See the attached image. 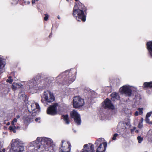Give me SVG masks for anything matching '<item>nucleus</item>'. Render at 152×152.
<instances>
[{"label":"nucleus","mask_w":152,"mask_h":152,"mask_svg":"<svg viewBox=\"0 0 152 152\" xmlns=\"http://www.w3.org/2000/svg\"><path fill=\"white\" fill-rule=\"evenodd\" d=\"M0 152H2V151H0Z\"/></svg>","instance_id":"51"},{"label":"nucleus","mask_w":152,"mask_h":152,"mask_svg":"<svg viewBox=\"0 0 152 152\" xmlns=\"http://www.w3.org/2000/svg\"><path fill=\"white\" fill-rule=\"evenodd\" d=\"M45 17L44 18V19L45 20H47L48 18V15L47 14H45Z\"/></svg>","instance_id":"32"},{"label":"nucleus","mask_w":152,"mask_h":152,"mask_svg":"<svg viewBox=\"0 0 152 152\" xmlns=\"http://www.w3.org/2000/svg\"><path fill=\"white\" fill-rule=\"evenodd\" d=\"M136 90V88L128 85L124 86L120 89V91L121 93L125 94L128 96L131 95L132 91Z\"/></svg>","instance_id":"5"},{"label":"nucleus","mask_w":152,"mask_h":152,"mask_svg":"<svg viewBox=\"0 0 152 152\" xmlns=\"http://www.w3.org/2000/svg\"><path fill=\"white\" fill-rule=\"evenodd\" d=\"M50 35H51V34H50V35L49 36H50Z\"/></svg>","instance_id":"52"},{"label":"nucleus","mask_w":152,"mask_h":152,"mask_svg":"<svg viewBox=\"0 0 152 152\" xmlns=\"http://www.w3.org/2000/svg\"><path fill=\"white\" fill-rule=\"evenodd\" d=\"M18 127H16L15 125L12 126H10L9 127V129L10 131H12V130L15 128H18Z\"/></svg>","instance_id":"26"},{"label":"nucleus","mask_w":152,"mask_h":152,"mask_svg":"<svg viewBox=\"0 0 152 152\" xmlns=\"http://www.w3.org/2000/svg\"><path fill=\"white\" fill-rule=\"evenodd\" d=\"M24 121L26 123H29L31 122V120L30 118L28 117H27L26 118H24Z\"/></svg>","instance_id":"24"},{"label":"nucleus","mask_w":152,"mask_h":152,"mask_svg":"<svg viewBox=\"0 0 152 152\" xmlns=\"http://www.w3.org/2000/svg\"><path fill=\"white\" fill-rule=\"evenodd\" d=\"M17 119L16 118H14L13 120L12 121V122H11L12 125V126L15 125V124L14 123H15V122H17Z\"/></svg>","instance_id":"30"},{"label":"nucleus","mask_w":152,"mask_h":152,"mask_svg":"<svg viewBox=\"0 0 152 152\" xmlns=\"http://www.w3.org/2000/svg\"><path fill=\"white\" fill-rule=\"evenodd\" d=\"M58 106V104L55 103L53 105L50 106L47 110V113L51 115H54L57 113V107Z\"/></svg>","instance_id":"12"},{"label":"nucleus","mask_w":152,"mask_h":152,"mask_svg":"<svg viewBox=\"0 0 152 152\" xmlns=\"http://www.w3.org/2000/svg\"><path fill=\"white\" fill-rule=\"evenodd\" d=\"M143 108H139L138 109V110L139 111V114L141 115L143 113Z\"/></svg>","instance_id":"28"},{"label":"nucleus","mask_w":152,"mask_h":152,"mask_svg":"<svg viewBox=\"0 0 152 152\" xmlns=\"http://www.w3.org/2000/svg\"><path fill=\"white\" fill-rule=\"evenodd\" d=\"M84 103V99L79 96L75 97L73 99V105L75 108H80L83 106Z\"/></svg>","instance_id":"7"},{"label":"nucleus","mask_w":152,"mask_h":152,"mask_svg":"<svg viewBox=\"0 0 152 152\" xmlns=\"http://www.w3.org/2000/svg\"><path fill=\"white\" fill-rule=\"evenodd\" d=\"M94 150V145H88L86 144L84 146V148L82 152H92Z\"/></svg>","instance_id":"15"},{"label":"nucleus","mask_w":152,"mask_h":152,"mask_svg":"<svg viewBox=\"0 0 152 152\" xmlns=\"http://www.w3.org/2000/svg\"><path fill=\"white\" fill-rule=\"evenodd\" d=\"M17 0L16 1L15 3H14V4H16V3H17Z\"/></svg>","instance_id":"47"},{"label":"nucleus","mask_w":152,"mask_h":152,"mask_svg":"<svg viewBox=\"0 0 152 152\" xmlns=\"http://www.w3.org/2000/svg\"><path fill=\"white\" fill-rule=\"evenodd\" d=\"M75 1H78V0H75Z\"/></svg>","instance_id":"50"},{"label":"nucleus","mask_w":152,"mask_h":152,"mask_svg":"<svg viewBox=\"0 0 152 152\" xmlns=\"http://www.w3.org/2000/svg\"><path fill=\"white\" fill-rule=\"evenodd\" d=\"M20 117V116L19 115H18L16 116V118L17 119L19 118Z\"/></svg>","instance_id":"42"},{"label":"nucleus","mask_w":152,"mask_h":152,"mask_svg":"<svg viewBox=\"0 0 152 152\" xmlns=\"http://www.w3.org/2000/svg\"><path fill=\"white\" fill-rule=\"evenodd\" d=\"M145 152H148L147 151H145Z\"/></svg>","instance_id":"53"},{"label":"nucleus","mask_w":152,"mask_h":152,"mask_svg":"<svg viewBox=\"0 0 152 152\" xmlns=\"http://www.w3.org/2000/svg\"><path fill=\"white\" fill-rule=\"evenodd\" d=\"M70 116L72 118H74V121L77 125H80L81 123L80 116L78 113L75 110L71 111Z\"/></svg>","instance_id":"10"},{"label":"nucleus","mask_w":152,"mask_h":152,"mask_svg":"<svg viewBox=\"0 0 152 152\" xmlns=\"http://www.w3.org/2000/svg\"><path fill=\"white\" fill-rule=\"evenodd\" d=\"M146 45L149 53L152 57V41L147 42Z\"/></svg>","instance_id":"17"},{"label":"nucleus","mask_w":152,"mask_h":152,"mask_svg":"<svg viewBox=\"0 0 152 152\" xmlns=\"http://www.w3.org/2000/svg\"><path fill=\"white\" fill-rule=\"evenodd\" d=\"M17 128H15L12 131L14 133H16V129Z\"/></svg>","instance_id":"40"},{"label":"nucleus","mask_w":152,"mask_h":152,"mask_svg":"<svg viewBox=\"0 0 152 152\" xmlns=\"http://www.w3.org/2000/svg\"><path fill=\"white\" fill-rule=\"evenodd\" d=\"M143 118H142L140 120V123H143Z\"/></svg>","instance_id":"38"},{"label":"nucleus","mask_w":152,"mask_h":152,"mask_svg":"<svg viewBox=\"0 0 152 152\" xmlns=\"http://www.w3.org/2000/svg\"><path fill=\"white\" fill-rule=\"evenodd\" d=\"M135 132L136 133H138L139 132V131L138 130H136L135 131Z\"/></svg>","instance_id":"43"},{"label":"nucleus","mask_w":152,"mask_h":152,"mask_svg":"<svg viewBox=\"0 0 152 152\" xmlns=\"http://www.w3.org/2000/svg\"><path fill=\"white\" fill-rule=\"evenodd\" d=\"M74 132H76V131L75 130V131H74Z\"/></svg>","instance_id":"48"},{"label":"nucleus","mask_w":152,"mask_h":152,"mask_svg":"<svg viewBox=\"0 0 152 152\" xmlns=\"http://www.w3.org/2000/svg\"><path fill=\"white\" fill-rule=\"evenodd\" d=\"M138 128L141 129L143 127V123H139L137 126Z\"/></svg>","instance_id":"29"},{"label":"nucleus","mask_w":152,"mask_h":152,"mask_svg":"<svg viewBox=\"0 0 152 152\" xmlns=\"http://www.w3.org/2000/svg\"><path fill=\"white\" fill-rule=\"evenodd\" d=\"M40 119V118H37L35 119V121L36 122H38Z\"/></svg>","instance_id":"36"},{"label":"nucleus","mask_w":152,"mask_h":152,"mask_svg":"<svg viewBox=\"0 0 152 152\" xmlns=\"http://www.w3.org/2000/svg\"><path fill=\"white\" fill-rule=\"evenodd\" d=\"M143 86L144 87H150L152 88V82H145L144 83Z\"/></svg>","instance_id":"20"},{"label":"nucleus","mask_w":152,"mask_h":152,"mask_svg":"<svg viewBox=\"0 0 152 152\" xmlns=\"http://www.w3.org/2000/svg\"><path fill=\"white\" fill-rule=\"evenodd\" d=\"M100 140V139H99L96 141V142L95 143V144H97V145H98V142H99V141Z\"/></svg>","instance_id":"37"},{"label":"nucleus","mask_w":152,"mask_h":152,"mask_svg":"<svg viewBox=\"0 0 152 152\" xmlns=\"http://www.w3.org/2000/svg\"><path fill=\"white\" fill-rule=\"evenodd\" d=\"M71 145L69 142L66 143L64 141H62V145L59 149V152H69Z\"/></svg>","instance_id":"9"},{"label":"nucleus","mask_w":152,"mask_h":152,"mask_svg":"<svg viewBox=\"0 0 152 152\" xmlns=\"http://www.w3.org/2000/svg\"><path fill=\"white\" fill-rule=\"evenodd\" d=\"M136 129L135 127H133L132 129H131V131L132 132L134 131Z\"/></svg>","instance_id":"33"},{"label":"nucleus","mask_w":152,"mask_h":152,"mask_svg":"<svg viewBox=\"0 0 152 152\" xmlns=\"http://www.w3.org/2000/svg\"><path fill=\"white\" fill-rule=\"evenodd\" d=\"M138 115H139V112L138 111H136L135 113V114H134V115L136 116H137Z\"/></svg>","instance_id":"35"},{"label":"nucleus","mask_w":152,"mask_h":152,"mask_svg":"<svg viewBox=\"0 0 152 152\" xmlns=\"http://www.w3.org/2000/svg\"><path fill=\"white\" fill-rule=\"evenodd\" d=\"M21 84L15 83H13L12 85V88L14 90H15L17 88H19L20 87Z\"/></svg>","instance_id":"21"},{"label":"nucleus","mask_w":152,"mask_h":152,"mask_svg":"<svg viewBox=\"0 0 152 152\" xmlns=\"http://www.w3.org/2000/svg\"><path fill=\"white\" fill-rule=\"evenodd\" d=\"M1 148V147H0V148Z\"/></svg>","instance_id":"55"},{"label":"nucleus","mask_w":152,"mask_h":152,"mask_svg":"<svg viewBox=\"0 0 152 152\" xmlns=\"http://www.w3.org/2000/svg\"><path fill=\"white\" fill-rule=\"evenodd\" d=\"M24 150V147L21 141L18 139H13L11 142L10 152H20Z\"/></svg>","instance_id":"3"},{"label":"nucleus","mask_w":152,"mask_h":152,"mask_svg":"<svg viewBox=\"0 0 152 152\" xmlns=\"http://www.w3.org/2000/svg\"><path fill=\"white\" fill-rule=\"evenodd\" d=\"M137 139L138 140V142L139 143H140L143 140V137L140 136L137 137Z\"/></svg>","instance_id":"23"},{"label":"nucleus","mask_w":152,"mask_h":152,"mask_svg":"<svg viewBox=\"0 0 152 152\" xmlns=\"http://www.w3.org/2000/svg\"><path fill=\"white\" fill-rule=\"evenodd\" d=\"M67 0V1H68V0Z\"/></svg>","instance_id":"54"},{"label":"nucleus","mask_w":152,"mask_h":152,"mask_svg":"<svg viewBox=\"0 0 152 152\" xmlns=\"http://www.w3.org/2000/svg\"><path fill=\"white\" fill-rule=\"evenodd\" d=\"M118 134L117 133L115 134L113 137L112 139L113 140H115L116 139V137L118 136Z\"/></svg>","instance_id":"31"},{"label":"nucleus","mask_w":152,"mask_h":152,"mask_svg":"<svg viewBox=\"0 0 152 152\" xmlns=\"http://www.w3.org/2000/svg\"><path fill=\"white\" fill-rule=\"evenodd\" d=\"M31 146L35 147L38 149H40L39 151H48L53 152L55 146L53 140L50 138L44 137H38L37 140L31 143Z\"/></svg>","instance_id":"1"},{"label":"nucleus","mask_w":152,"mask_h":152,"mask_svg":"<svg viewBox=\"0 0 152 152\" xmlns=\"http://www.w3.org/2000/svg\"><path fill=\"white\" fill-rule=\"evenodd\" d=\"M30 1H28L27 2V4H30Z\"/></svg>","instance_id":"44"},{"label":"nucleus","mask_w":152,"mask_h":152,"mask_svg":"<svg viewBox=\"0 0 152 152\" xmlns=\"http://www.w3.org/2000/svg\"><path fill=\"white\" fill-rule=\"evenodd\" d=\"M17 128H15L12 131L14 133H16V129Z\"/></svg>","instance_id":"39"},{"label":"nucleus","mask_w":152,"mask_h":152,"mask_svg":"<svg viewBox=\"0 0 152 152\" xmlns=\"http://www.w3.org/2000/svg\"><path fill=\"white\" fill-rule=\"evenodd\" d=\"M39 82L38 79L37 77L28 80L27 83L30 89L36 88Z\"/></svg>","instance_id":"11"},{"label":"nucleus","mask_w":152,"mask_h":152,"mask_svg":"<svg viewBox=\"0 0 152 152\" xmlns=\"http://www.w3.org/2000/svg\"><path fill=\"white\" fill-rule=\"evenodd\" d=\"M5 151V149H3L2 150V152H4Z\"/></svg>","instance_id":"45"},{"label":"nucleus","mask_w":152,"mask_h":152,"mask_svg":"<svg viewBox=\"0 0 152 152\" xmlns=\"http://www.w3.org/2000/svg\"><path fill=\"white\" fill-rule=\"evenodd\" d=\"M19 97L21 100L24 101L26 99V95L24 92H21L19 94Z\"/></svg>","instance_id":"19"},{"label":"nucleus","mask_w":152,"mask_h":152,"mask_svg":"<svg viewBox=\"0 0 152 152\" xmlns=\"http://www.w3.org/2000/svg\"><path fill=\"white\" fill-rule=\"evenodd\" d=\"M152 136V130H150L148 132L147 134V136L148 137L150 138Z\"/></svg>","instance_id":"25"},{"label":"nucleus","mask_w":152,"mask_h":152,"mask_svg":"<svg viewBox=\"0 0 152 152\" xmlns=\"http://www.w3.org/2000/svg\"><path fill=\"white\" fill-rule=\"evenodd\" d=\"M111 96H112V99L113 100V99L114 100L115 98L117 99L118 96V94L116 93L112 94Z\"/></svg>","instance_id":"22"},{"label":"nucleus","mask_w":152,"mask_h":152,"mask_svg":"<svg viewBox=\"0 0 152 152\" xmlns=\"http://www.w3.org/2000/svg\"><path fill=\"white\" fill-rule=\"evenodd\" d=\"M84 7V6L80 3H78V5L75 4L74 7L73 15L78 21H80V19L83 22L86 20V16L83 10Z\"/></svg>","instance_id":"2"},{"label":"nucleus","mask_w":152,"mask_h":152,"mask_svg":"<svg viewBox=\"0 0 152 152\" xmlns=\"http://www.w3.org/2000/svg\"><path fill=\"white\" fill-rule=\"evenodd\" d=\"M6 81L10 83H12L13 81V80L11 79V77L10 76L9 77L8 79Z\"/></svg>","instance_id":"27"},{"label":"nucleus","mask_w":152,"mask_h":152,"mask_svg":"<svg viewBox=\"0 0 152 152\" xmlns=\"http://www.w3.org/2000/svg\"><path fill=\"white\" fill-rule=\"evenodd\" d=\"M145 121L147 123L152 124V111L147 114Z\"/></svg>","instance_id":"16"},{"label":"nucleus","mask_w":152,"mask_h":152,"mask_svg":"<svg viewBox=\"0 0 152 152\" xmlns=\"http://www.w3.org/2000/svg\"><path fill=\"white\" fill-rule=\"evenodd\" d=\"M62 74V75H66V77H64V80L65 83L67 85L71 83L75 79L76 77L75 75L72 74L71 72L66 71L65 72H63Z\"/></svg>","instance_id":"6"},{"label":"nucleus","mask_w":152,"mask_h":152,"mask_svg":"<svg viewBox=\"0 0 152 152\" xmlns=\"http://www.w3.org/2000/svg\"><path fill=\"white\" fill-rule=\"evenodd\" d=\"M107 145L106 142L100 144L97 148L96 152H104L106 150Z\"/></svg>","instance_id":"13"},{"label":"nucleus","mask_w":152,"mask_h":152,"mask_svg":"<svg viewBox=\"0 0 152 152\" xmlns=\"http://www.w3.org/2000/svg\"><path fill=\"white\" fill-rule=\"evenodd\" d=\"M9 123H8L7 124V125H9Z\"/></svg>","instance_id":"49"},{"label":"nucleus","mask_w":152,"mask_h":152,"mask_svg":"<svg viewBox=\"0 0 152 152\" xmlns=\"http://www.w3.org/2000/svg\"><path fill=\"white\" fill-rule=\"evenodd\" d=\"M55 100V97L52 93L49 91L44 92V97L41 99V101L45 105L49 103H51Z\"/></svg>","instance_id":"4"},{"label":"nucleus","mask_w":152,"mask_h":152,"mask_svg":"<svg viewBox=\"0 0 152 152\" xmlns=\"http://www.w3.org/2000/svg\"><path fill=\"white\" fill-rule=\"evenodd\" d=\"M68 115H63V118L66 124H69Z\"/></svg>","instance_id":"18"},{"label":"nucleus","mask_w":152,"mask_h":152,"mask_svg":"<svg viewBox=\"0 0 152 152\" xmlns=\"http://www.w3.org/2000/svg\"><path fill=\"white\" fill-rule=\"evenodd\" d=\"M29 111L31 113L32 115L34 116L37 115L40 111V107L39 104L37 103H34L31 104Z\"/></svg>","instance_id":"8"},{"label":"nucleus","mask_w":152,"mask_h":152,"mask_svg":"<svg viewBox=\"0 0 152 152\" xmlns=\"http://www.w3.org/2000/svg\"><path fill=\"white\" fill-rule=\"evenodd\" d=\"M38 1L39 0H32V3L33 4L35 3L36 1Z\"/></svg>","instance_id":"34"},{"label":"nucleus","mask_w":152,"mask_h":152,"mask_svg":"<svg viewBox=\"0 0 152 152\" xmlns=\"http://www.w3.org/2000/svg\"><path fill=\"white\" fill-rule=\"evenodd\" d=\"M104 103L103 106L105 108L113 109L114 108V105L111 103V101L108 99H106L104 102Z\"/></svg>","instance_id":"14"},{"label":"nucleus","mask_w":152,"mask_h":152,"mask_svg":"<svg viewBox=\"0 0 152 152\" xmlns=\"http://www.w3.org/2000/svg\"><path fill=\"white\" fill-rule=\"evenodd\" d=\"M36 151H35V150H32L31 151H30L29 152H36Z\"/></svg>","instance_id":"41"},{"label":"nucleus","mask_w":152,"mask_h":152,"mask_svg":"<svg viewBox=\"0 0 152 152\" xmlns=\"http://www.w3.org/2000/svg\"><path fill=\"white\" fill-rule=\"evenodd\" d=\"M58 19H60V16H58Z\"/></svg>","instance_id":"46"}]
</instances>
